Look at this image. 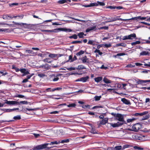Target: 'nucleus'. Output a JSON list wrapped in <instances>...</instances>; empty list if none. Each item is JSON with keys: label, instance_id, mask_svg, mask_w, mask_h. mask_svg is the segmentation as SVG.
Instances as JSON below:
<instances>
[{"label": "nucleus", "instance_id": "obj_1", "mask_svg": "<svg viewBox=\"0 0 150 150\" xmlns=\"http://www.w3.org/2000/svg\"><path fill=\"white\" fill-rule=\"evenodd\" d=\"M98 5L101 6H104L105 5V4L103 2L97 1V3H91L89 5H84L83 6L85 7H90L94 6H98Z\"/></svg>", "mask_w": 150, "mask_h": 150}, {"label": "nucleus", "instance_id": "obj_2", "mask_svg": "<svg viewBox=\"0 0 150 150\" xmlns=\"http://www.w3.org/2000/svg\"><path fill=\"white\" fill-rule=\"evenodd\" d=\"M48 143L45 144L36 146L34 148L33 150L42 149L46 148Z\"/></svg>", "mask_w": 150, "mask_h": 150}, {"label": "nucleus", "instance_id": "obj_3", "mask_svg": "<svg viewBox=\"0 0 150 150\" xmlns=\"http://www.w3.org/2000/svg\"><path fill=\"white\" fill-rule=\"evenodd\" d=\"M60 75L61 74H52L50 76V79L53 81H57L59 79L57 77L60 76Z\"/></svg>", "mask_w": 150, "mask_h": 150}, {"label": "nucleus", "instance_id": "obj_4", "mask_svg": "<svg viewBox=\"0 0 150 150\" xmlns=\"http://www.w3.org/2000/svg\"><path fill=\"white\" fill-rule=\"evenodd\" d=\"M116 119L120 122H124L123 116L120 114H117L116 115Z\"/></svg>", "mask_w": 150, "mask_h": 150}, {"label": "nucleus", "instance_id": "obj_5", "mask_svg": "<svg viewBox=\"0 0 150 150\" xmlns=\"http://www.w3.org/2000/svg\"><path fill=\"white\" fill-rule=\"evenodd\" d=\"M140 127V125L139 124H136L132 126V128L133 131L137 132L139 129Z\"/></svg>", "mask_w": 150, "mask_h": 150}, {"label": "nucleus", "instance_id": "obj_6", "mask_svg": "<svg viewBox=\"0 0 150 150\" xmlns=\"http://www.w3.org/2000/svg\"><path fill=\"white\" fill-rule=\"evenodd\" d=\"M20 71L22 73H23L22 75V76H23L27 74H30L28 69H20Z\"/></svg>", "mask_w": 150, "mask_h": 150}, {"label": "nucleus", "instance_id": "obj_7", "mask_svg": "<svg viewBox=\"0 0 150 150\" xmlns=\"http://www.w3.org/2000/svg\"><path fill=\"white\" fill-rule=\"evenodd\" d=\"M55 30H59V31H64L66 32H70L72 31V30L69 28H60L56 29Z\"/></svg>", "mask_w": 150, "mask_h": 150}, {"label": "nucleus", "instance_id": "obj_8", "mask_svg": "<svg viewBox=\"0 0 150 150\" xmlns=\"http://www.w3.org/2000/svg\"><path fill=\"white\" fill-rule=\"evenodd\" d=\"M17 101H8L6 100L4 104H7L11 105H15L17 103Z\"/></svg>", "mask_w": 150, "mask_h": 150}, {"label": "nucleus", "instance_id": "obj_9", "mask_svg": "<svg viewBox=\"0 0 150 150\" xmlns=\"http://www.w3.org/2000/svg\"><path fill=\"white\" fill-rule=\"evenodd\" d=\"M63 54H54L50 53L49 55V57L51 58H54L57 57H58L63 56Z\"/></svg>", "mask_w": 150, "mask_h": 150}, {"label": "nucleus", "instance_id": "obj_10", "mask_svg": "<svg viewBox=\"0 0 150 150\" xmlns=\"http://www.w3.org/2000/svg\"><path fill=\"white\" fill-rule=\"evenodd\" d=\"M108 119L107 118H105L103 119L100 122V125H105L108 122Z\"/></svg>", "mask_w": 150, "mask_h": 150}, {"label": "nucleus", "instance_id": "obj_11", "mask_svg": "<svg viewBox=\"0 0 150 150\" xmlns=\"http://www.w3.org/2000/svg\"><path fill=\"white\" fill-rule=\"evenodd\" d=\"M121 101L124 103L126 105L130 104L129 101L125 98H122L121 99Z\"/></svg>", "mask_w": 150, "mask_h": 150}, {"label": "nucleus", "instance_id": "obj_12", "mask_svg": "<svg viewBox=\"0 0 150 150\" xmlns=\"http://www.w3.org/2000/svg\"><path fill=\"white\" fill-rule=\"evenodd\" d=\"M39 67L40 68H43L46 70L49 69H50V67L49 64H45V65L41 66Z\"/></svg>", "mask_w": 150, "mask_h": 150}, {"label": "nucleus", "instance_id": "obj_13", "mask_svg": "<svg viewBox=\"0 0 150 150\" xmlns=\"http://www.w3.org/2000/svg\"><path fill=\"white\" fill-rule=\"evenodd\" d=\"M148 82V80H139L137 83L138 84H142L144 83H146Z\"/></svg>", "mask_w": 150, "mask_h": 150}, {"label": "nucleus", "instance_id": "obj_14", "mask_svg": "<svg viewBox=\"0 0 150 150\" xmlns=\"http://www.w3.org/2000/svg\"><path fill=\"white\" fill-rule=\"evenodd\" d=\"M81 60H82L83 63L88 62V59L87 58L86 56H85L81 59Z\"/></svg>", "mask_w": 150, "mask_h": 150}, {"label": "nucleus", "instance_id": "obj_15", "mask_svg": "<svg viewBox=\"0 0 150 150\" xmlns=\"http://www.w3.org/2000/svg\"><path fill=\"white\" fill-rule=\"evenodd\" d=\"M88 78L89 77L88 76H87L85 77H83L80 78V80L81 81H82L83 82H85L87 81Z\"/></svg>", "mask_w": 150, "mask_h": 150}, {"label": "nucleus", "instance_id": "obj_16", "mask_svg": "<svg viewBox=\"0 0 150 150\" xmlns=\"http://www.w3.org/2000/svg\"><path fill=\"white\" fill-rule=\"evenodd\" d=\"M103 81L105 83H110L112 82L111 80L108 79L106 77H104L103 78Z\"/></svg>", "mask_w": 150, "mask_h": 150}, {"label": "nucleus", "instance_id": "obj_17", "mask_svg": "<svg viewBox=\"0 0 150 150\" xmlns=\"http://www.w3.org/2000/svg\"><path fill=\"white\" fill-rule=\"evenodd\" d=\"M67 1L70 2L71 0H60L58 1V3L60 4H63L67 2Z\"/></svg>", "mask_w": 150, "mask_h": 150}, {"label": "nucleus", "instance_id": "obj_18", "mask_svg": "<svg viewBox=\"0 0 150 150\" xmlns=\"http://www.w3.org/2000/svg\"><path fill=\"white\" fill-rule=\"evenodd\" d=\"M103 78L102 77H98L94 78V80L95 81L98 82L101 81L102 79Z\"/></svg>", "mask_w": 150, "mask_h": 150}, {"label": "nucleus", "instance_id": "obj_19", "mask_svg": "<svg viewBox=\"0 0 150 150\" xmlns=\"http://www.w3.org/2000/svg\"><path fill=\"white\" fill-rule=\"evenodd\" d=\"M130 40H132L134 38H136V35L135 33H132L129 35Z\"/></svg>", "mask_w": 150, "mask_h": 150}, {"label": "nucleus", "instance_id": "obj_20", "mask_svg": "<svg viewBox=\"0 0 150 150\" xmlns=\"http://www.w3.org/2000/svg\"><path fill=\"white\" fill-rule=\"evenodd\" d=\"M18 103H17L16 104L20 105V104H28V102L27 101H21L20 102H17Z\"/></svg>", "mask_w": 150, "mask_h": 150}, {"label": "nucleus", "instance_id": "obj_21", "mask_svg": "<svg viewBox=\"0 0 150 150\" xmlns=\"http://www.w3.org/2000/svg\"><path fill=\"white\" fill-rule=\"evenodd\" d=\"M86 69V68L83 65H79L78 67V68L77 69Z\"/></svg>", "mask_w": 150, "mask_h": 150}, {"label": "nucleus", "instance_id": "obj_22", "mask_svg": "<svg viewBox=\"0 0 150 150\" xmlns=\"http://www.w3.org/2000/svg\"><path fill=\"white\" fill-rule=\"evenodd\" d=\"M60 143V141H58V142L57 141H54L51 142H50V144H50V145H52L54 144H58Z\"/></svg>", "mask_w": 150, "mask_h": 150}, {"label": "nucleus", "instance_id": "obj_23", "mask_svg": "<svg viewBox=\"0 0 150 150\" xmlns=\"http://www.w3.org/2000/svg\"><path fill=\"white\" fill-rule=\"evenodd\" d=\"M95 100L96 101L99 100L101 98V96H96L94 97Z\"/></svg>", "mask_w": 150, "mask_h": 150}, {"label": "nucleus", "instance_id": "obj_24", "mask_svg": "<svg viewBox=\"0 0 150 150\" xmlns=\"http://www.w3.org/2000/svg\"><path fill=\"white\" fill-rule=\"evenodd\" d=\"M84 53V52L83 50H81L79 52L77 53L76 55L77 56H80L81 55L83 54Z\"/></svg>", "mask_w": 150, "mask_h": 150}, {"label": "nucleus", "instance_id": "obj_25", "mask_svg": "<svg viewBox=\"0 0 150 150\" xmlns=\"http://www.w3.org/2000/svg\"><path fill=\"white\" fill-rule=\"evenodd\" d=\"M122 40H130L129 35H126L124 36L122 38Z\"/></svg>", "mask_w": 150, "mask_h": 150}, {"label": "nucleus", "instance_id": "obj_26", "mask_svg": "<svg viewBox=\"0 0 150 150\" xmlns=\"http://www.w3.org/2000/svg\"><path fill=\"white\" fill-rule=\"evenodd\" d=\"M126 45L124 43H119L116 45V46L117 47L121 46L124 47H125Z\"/></svg>", "mask_w": 150, "mask_h": 150}, {"label": "nucleus", "instance_id": "obj_27", "mask_svg": "<svg viewBox=\"0 0 150 150\" xmlns=\"http://www.w3.org/2000/svg\"><path fill=\"white\" fill-rule=\"evenodd\" d=\"M84 33L83 32H81L78 34V36L80 38H82L83 37V35H84Z\"/></svg>", "mask_w": 150, "mask_h": 150}, {"label": "nucleus", "instance_id": "obj_28", "mask_svg": "<svg viewBox=\"0 0 150 150\" xmlns=\"http://www.w3.org/2000/svg\"><path fill=\"white\" fill-rule=\"evenodd\" d=\"M141 43V42L140 41H137L135 42H132L131 43V45L132 46L135 45L137 44H139Z\"/></svg>", "mask_w": 150, "mask_h": 150}, {"label": "nucleus", "instance_id": "obj_29", "mask_svg": "<svg viewBox=\"0 0 150 150\" xmlns=\"http://www.w3.org/2000/svg\"><path fill=\"white\" fill-rule=\"evenodd\" d=\"M70 39L74 38L75 39H76L77 38V35L76 34H74V35L70 36L69 37Z\"/></svg>", "mask_w": 150, "mask_h": 150}, {"label": "nucleus", "instance_id": "obj_30", "mask_svg": "<svg viewBox=\"0 0 150 150\" xmlns=\"http://www.w3.org/2000/svg\"><path fill=\"white\" fill-rule=\"evenodd\" d=\"M82 107L85 109H88L90 108V106L89 105H83L82 106Z\"/></svg>", "mask_w": 150, "mask_h": 150}, {"label": "nucleus", "instance_id": "obj_31", "mask_svg": "<svg viewBox=\"0 0 150 150\" xmlns=\"http://www.w3.org/2000/svg\"><path fill=\"white\" fill-rule=\"evenodd\" d=\"M76 105L75 103H73L67 105L68 107H75Z\"/></svg>", "mask_w": 150, "mask_h": 150}, {"label": "nucleus", "instance_id": "obj_32", "mask_svg": "<svg viewBox=\"0 0 150 150\" xmlns=\"http://www.w3.org/2000/svg\"><path fill=\"white\" fill-rule=\"evenodd\" d=\"M122 149L121 146H116L115 147V150H120Z\"/></svg>", "mask_w": 150, "mask_h": 150}, {"label": "nucleus", "instance_id": "obj_33", "mask_svg": "<svg viewBox=\"0 0 150 150\" xmlns=\"http://www.w3.org/2000/svg\"><path fill=\"white\" fill-rule=\"evenodd\" d=\"M88 44H90L94 45H95V43L94 41L92 40H89L88 43Z\"/></svg>", "mask_w": 150, "mask_h": 150}, {"label": "nucleus", "instance_id": "obj_34", "mask_svg": "<svg viewBox=\"0 0 150 150\" xmlns=\"http://www.w3.org/2000/svg\"><path fill=\"white\" fill-rule=\"evenodd\" d=\"M38 76L41 78H43L46 76L45 74L43 73H39Z\"/></svg>", "mask_w": 150, "mask_h": 150}, {"label": "nucleus", "instance_id": "obj_35", "mask_svg": "<svg viewBox=\"0 0 150 150\" xmlns=\"http://www.w3.org/2000/svg\"><path fill=\"white\" fill-rule=\"evenodd\" d=\"M148 54V52H146V51H143L140 53V55H146Z\"/></svg>", "mask_w": 150, "mask_h": 150}, {"label": "nucleus", "instance_id": "obj_36", "mask_svg": "<svg viewBox=\"0 0 150 150\" xmlns=\"http://www.w3.org/2000/svg\"><path fill=\"white\" fill-rule=\"evenodd\" d=\"M137 19H140L141 20H145L147 18L146 17H141V16H139L138 17H135Z\"/></svg>", "mask_w": 150, "mask_h": 150}, {"label": "nucleus", "instance_id": "obj_37", "mask_svg": "<svg viewBox=\"0 0 150 150\" xmlns=\"http://www.w3.org/2000/svg\"><path fill=\"white\" fill-rule=\"evenodd\" d=\"M13 119L15 120H19L21 119V117L20 115H17L14 116L13 117Z\"/></svg>", "mask_w": 150, "mask_h": 150}, {"label": "nucleus", "instance_id": "obj_38", "mask_svg": "<svg viewBox=\"0 0 150 150\" xmlns=\"http://www.w3.org/2000/svg\"><path fill=\"white\" fill-rule=\"evenodd\" d=\"M18 108H16L13 109H8L6 110V111L7 112H12V111H14V110H18Z\"/></svg>", "mask_w": 150, "mask_h": 150}, {"label": "nucleus", "instance_id": "obj_39", "mask_svg": "<svg viewBox=\"0 0 150 150\" xmlns=\"http://www.w3.org/2000/svg\"><path fill=\"white\" fill-rule=\"evenodd\" d=\"M125 55V53H120L117 54L116 55L114 56V57H116L117 56H121Z\"/></svg>", "mask_w": 150, "mask_h": 150}, {"label": "nucleus", "instance_id": "obj_40", "mask_svg": "<svg viewBox=\"0 0 150 150\" xmlns=\"http://www.w3.org/2000/svg\"><path fill=\"white\" fill-rule=\"evenodd\" d=\"M71 43L72 44H76V43H82L81 41H73Z\"/></svg>", "mask_w": 150, "mask_h": 150}, {"label": "nucleus", "instance_id": "obj_41", "mask_svg": "<svg viewBox=\"0 0 150 150\" xmlns=\"http://www.w3.org/2000/svg\"><path fill=\"white\" fill-rule=\"evenodd\" d=\"M69 142V140L68 139H66L62 140L61 142H60V143H67Z\"/></svg>", "mask_w": 150, "mask_h": 150}, {"label": "nucleus", "instance_id": "obj_42", "mask_svg": "<svg viewBox=\"0 0 150 150\" xmlns=\"http://www.w3.org/2000/svg\"><path fill=\"white\" fill-rule=\"evenodd\" d=\"M26 52H27L28 53L31 54H35V53L31 50H26Z\"/></svg>", "mask_w": 150, "mask_h": 150}, {"label": "nucleus", "instance_id": "obj_43", "mask_svg": "<svg viewBox=\"0 0 150 150\" xmlns=\"http://www.w3.org/2000/svg\"><path fill=\"white\" fill-rule=\"evenodd\" d=\"M49 58H46V59H44L43 61L44 62H47L48 63H51V61H50L49 60Z\"/></svg>", "mask_w": 150, "mask_h": 150}, {"label": "nucleus", "instance_id": "obj_44", "mask_svg": "<svg viewBox=\"0 0 150 150\" xmlns=\"http://www.w3.org/2000/svg\"><path fill=\"white\" fill-rule=\"evenodd\" d=\"M134 148L135 149H137L139 150H143V148H142L137 146H134Z\"/></svg>", "mask_w": 150, "mask_h": 150}, {"label": "nucleus", "instance_id": "obj_45", "mask_svg": "<svg viewBox=\"0 0 150 150\" xmlns=\"http://www.w3.org/2000/svg\"><path fill=\"white\" fill-rule=\"evenodd\" d=\"M106 8H110L111 9H114L115 8V6H109L107 7H106Z\"/></svg>", "mask_w": 150, "mask_h": 150}, {"label": "nucleus", "instance_id": "obj_46", "mask_svg": "<svg viewBox=\"0 0 150 150\" xmlns=\"http://www.w3.org/2000/svg\"><path fill=\"white\" fill-rule=\"evenodd\" d=\"M124 123V122H117L116 123L117 126V127H118L120 125H122Z\"/></svg>", "mask_w": 150, "mask_h": 150}, {"label": "nucleus", "instance_id": "obj_47", "mask_svg": "<svg viewBox=\"0 0 150 150\" xmlns=\"http://www.w3.org/2000/svg\"><path fill=\"white\" fill-rule=\"evenodd\" d=\"M109 124L111 126H112L113 127H117V125L116 123H114V124L109 123Z\"/></svg>", "mask_w": 150, "mask_h": 150}, {"label": "nucleus", "instance_id": "obj_48", "mask_svg": "<svg viewBox=\"0 0 150 150\" xmlns=\"http://www.w3.org/2000/svg\"><path fill=\"white\" fill-rule=\"evenodd\" d=\"M104 46L106 48H108L110 47L111 46V45L110 44H105V45H104Z\"/></svg>", "mask_w": 150, "mask_h": 150}, {"label": "nucleus", "instance_id": "obj_49", "mask_svg": "<svg viewBox=\"0 0 150 150\" xmlns=\"http://www.w3.org/2000/svg\"><path fill=\"white\" fill-rule=\"evenodd\" d=\"M13 22L16 25H28L27 24H26V23H16V22H14V21H13Z\"/></svg>", "mask_w": 150, "mask_h": 150}, {"label": "nucleus", "instance_id": "obj_50", "mask_svg": "<svg viewBox=\"0 0 150 150\" xmlns=\"http://www.w3.org/2000/svg\"><path fill=\"white\" fill-rule=\"evenodd\" d=\"M67 69L68 70L71 71H72V70H75V68H74V67H71L69 68H67Z\"/></svg>", "mask_w": 150, "mask_h": 150}, {"label": "nucleus", "instance_id": "obj_51", "mask_svg": "<svg viewBox=\"0 0 150 150\" xmlns=\"http://www.w3.org/2000/svg\"><path fill=\"white\" fill-rule=\"evenodd\" d=\"M34 75V74H31L30 75H28L27 76V79L28 80L30 78Z\"/></svg>", "mask_w": 150, "mask_h": 150}, {"label": "nucleus", "instance_id": "obj_52", "mask_svg": "<svg viewBox=\"0 0 150 150\" xmlns=\"http://www.w3.org/2000/svg\"><path fill=\"white\" fill-rule=\"evenodd\" d=\"M103 107L101 106L97 105L94 106L92 108V109H94L95 108H102Z\"/></svg>", "mask_w": 150, "mask_h": 150}, {"label": "nucleus", "instance_id": "obj_53", "mask_svg": "<svg viewBox=\"0 0 150 150\" xmlns=\"http://www.w3.org/2000/svg\"><path fill=\"white\" fill-rule=\"evenodd\" d=\"M148 113V112L146 111L142 113H140V116H142L144 115H146Z\"/></svg>", "mask_w": 150, "mask_h": 150}, {"label": "nucleus", "instance_id": "obj_54", "mask_svg": "<svg viewBox=\"0 0 150 150\" xmlns=\"http://www.w3.org/2000/svg\"><path fill=\"white\" fill-rule=\"evenodd\" d=\"M16 97H18L20 98H23L24 97V96L21 95H17L15 96Z\"/></svg>", "mask_w": 150, "mask_h": 150}, {"label": "nucleus", "instance_id": "obj_55", "mask_svg": "<svg viewBox=\"0 0 150 150\" xmlns=\"http://www.w3.org/2000/svg\"><path fill=\"white\" fill-rule=\"evenodd\" d=\"M18 5V3H13L12 4H11L10 5V6H14L16 5V6H17Z\"/></svg>", "mask_w": 150, "mask_h": 150}, {"label": "nucleus", "instance_id": "obj_56", "mask_svg": "<svg viewBox=\"0 0 150 150\" xmlns=\"http://www.w3.org/2000/svg\"><path fill=\"white\" fill-rule=\"evenodd\" d=\"M135 66V65H133L131 64L127 65L126 67H132Z\"/></svg>", "mask_w": 150, "mask_h": 150}, {"label": "nucleus", "instance_id": "obj_57", "mask_svg": "<svg viewBox=\"0 0 150 150\" xmlns=\"http://www.w3.org/2000/svg\"><path fill=\"white\" fill-rule=\"evenodd\" d=\"M100 68L101 69H106L108 68V67H105L104 65H103L101 67H100Z\"/></svg>", "mask_w": 150, "mask_h": 150}, {"label": "nucleus", "instance_id": "obj_58", "mask_svg": "<svg viewBox=\"0 0 150 150\" xmlns=\"http://www.w3.org/2000/svg\"><path fill=\"white\" fill-rule=\"evenodd\" d=\"M123 8L122 6H115V8H117L118 10H120L122 9H123Z\"/></svg>", "mask_w": 150, "mask_h": 150}, {"label": "nucleus", "instance_id": "obj_59", "mask_svg": "<svg viewBox=\"0 0 150 150\" xmlns=\"http://www.w3.org/2000/svg\"><path fill=\"white\" fill-rule=\"evenodd\" d=\"M43 31L49 32H54V30H43Z\"/></svg>", "mask_w": 150, "mask_h": 150}, {"label": "nucleus", "instance_id": "obj_60", "mask_svg": "<svg viewBox=\"0 0 150 150\" xmlns=\"http://www.w3.org/2000/svg\"><path fill=\"white\" fill-rule=\"evenodd\" d=\"M9 17V16H8L7 15H4L3 16V18L4 19H7L8 17Z\"/></svg>", "mask_w": 150, "mask_h": 150}, {"label": "nucleus", "instance_id": "obj_61", "mask_svg": "<svg viewBox=\"0 0 150 150\" xmlns=\"http://www.w3.org/2000/svg\"><path fill=\"white\" fill-rule=\"evenodd\" d=\"M129 146L128 145H125L123 146V147L122 148V149H124L126 148H127Z\"/></svg>", "mask_w": 150, "mask_h": 150}, {"label": "nucleus", "instance_id": "obj_62", "mask_svg": "<svg viewBox=\"0 0 150 150\" xmlns=\"http://www.w3.org/2000/svg\"><path fill=\"white\" fill-rule=\"evenodd\" d=\"M141 23L145 25H150V24L147 23L145 22H140Z\"/></svg>", "mask_w": 150, "mask_h": 150}, {"label": "nucleus", "instance_id": "obj_63", "mask_svg": "<svg viewBox=\"0 0 150 150\" xmlns=\"http://www.w3.org/2000/svg\"><path fill=\"white\" fill-rule=\"evenodd\" d=\"M135 64L137 66H140L142 65V64L140 63H138V62L135 63Z\"/></svg>", "mask_w": 150, "mask_h": 150}, {"label": "nucleus", "instance_id": "obj_64", "mask_svg": "<svg viewBox=\"0 0 150 150\" xmlns=\"http://www.w3.org/2000/svg\"><path fill=\"white\" fill-rule=\"evenodd\" d=\"M104 46L103 44H101L98 45L97 47L98 49H99L100 47Z\"/></svg>", "mask_w": 150, "mask_h": 150}]
</instances>
